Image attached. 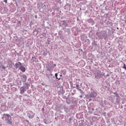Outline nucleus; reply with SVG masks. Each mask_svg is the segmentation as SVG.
I'll list each match as a JSON object with an SVG mask.
<instances>
[{"label":"nucleus","instance_id":"57","mask_svg":"<svg viewBox=\"0 0 126 126\" xmlns=\"http://www.w3.org/2000/svg\"><path fill=\"white\" fill-rule=\"evenodd\" d=\"M77 20H79V19L78 18H77Z\"/></svg>","mask_w":126,"mask_h":126},{"label":"nucleus","instance_id":"27","mask_svg":"<svg viewBox=\"0 0 126 126\" xmlns=\"http://www.w3.org/2000/svg\"><path fill=\"white\" fill-rule=\"evenodd\" d=\"M56 66H57V64H56L51 65L50 68H51V69H53L55 68V67H56Z\"/></svg>","mask_w":126,"mask_h":126},{"label":"nucleus","instance_id":"59","mask_svg":"<svg viewBox=\"0 0 126 126\" xmlns=\"http://www.w3.org/2000/svg\"><path fill=\"white\" fill-rule=\"evenodd\" d=\"M117 30H119V29L118 27H117Z\"/></svg>","mask_w":126,"mask_h":126},{"label":"nucleus","instance_id":"63","mask_svg":"<svg viewBox=\"0 0 126 126\" xmlns=\"http://www.w3.org/2000/svg\"><path fill=\"white\" fill-rule=\"evenodd\" d=\"M2 125H0V126H2Z\"/></svg>","mask_w":126,"mask_h":126},{"label":"nucleus","instance_id":"50","mask_svg":"<svg viewBox=\"0 0 126 126\" xmlns=\"http://www.w3.org/2000/svg\"><path fill=\"white\" fill-rule=\"evenodd\" d=\"M34 17H35V18H38V16H37V15H35L34 16Z\"/></svg>","mask_w":126,"mask_h":126},{"label":"nucleus","instance_id":"15","mask_svg":"<svg viewBox=\"0 0 126 126\" xmlns=\"http://www.w3.org/2000/svg\"><path fill=\"white\" fill-rule=\"evenodd\" d=\"M65 33H67V35L69 36L70 34H71V32H70V29L69 28H66L64 30Z\"/></svg>","mask_w":126,"mask_h":126},{"label":"nucleus","instance_id":"52","mask_svg":"<svg viewBox=\"0 0 126 126\" xmlns=\"http://www.w3.org/2000/svg\"><path fill=\"white\" fill-rule=\"evenodd\" d=\"M44 7H43V5L41 6L40 7V9H41V8H43Z\"/></svg>","mask_w":126,"mask_h":126},{"label":"nucleus","instance_id":"4","mask_svg":"<svg viewBox=\"0 0 126 126\" xmlns=\"http://www.w3.org/2000/svg\"><path fill=\"white\" fill-rule=\"evenodd\" d=\"M27 78H28V77H27V76H26V75L25 74L21 75L20 76L21 81L19 83V85H22V82L23 83L26 82L27 81Z\"/></svg>","mask_w":126,"mask_h":126},{"label":"nucleus","instance_id":"5","mask_svg":"<svg viewBox=\"0 0 126 126\" xmlns=\"http://www.w3.org/2000/svg\"><path fill=\"white\" fill-rule=\"evenodd\" d=\"M27 117H29V119H32L35 116V113L32 112V111H28L26 112Z\"/></svg>","mask_w":126,"mask_h":126},{"label":"nucleus","instance_id":"43","mask_svg":"<svg viewBox=\"0 0 126 126\" xmlns=\"http://www.w3.org/2000/svg\"><path fill=\"white\" fill-rule=\"evenodd\" d=\"M42 36H43L44 37H46V33H43L42 34Z\"/></svg>","mask_w":126,"mask_h":126},{"label":"nucleus","instance_id":"61","mask_svg":"<svg viewBox=\"0 0 126 126\" xmlns=\"http://www.w3.org/2000/svg\"><path fill=\"white\" fill-rule=\"evenodd\" d=\"M33 32H37V31H34Z\"/></svg>","mask_w":126,"mask_h":126},{"label":"nucleus","instance_id":"21","mask_svg":"<svg viewBox=\"0 0 126 126\" xmlns=\"http://www.w3.org/2000/svg\"><path fill=\"white\" fill-rule=\"evenodd\" d=\"M63 109H64V112H65V113H68V112H69L70 110L69 108H67V107L64 106H63Z\"/></svg>","mask_w":126,"mask_h":126},{"label":"nucleus","instance_id":"3","mask_svg":"<svg viewBox=\"0 0 126 126\" xmlns=\"http://www.w3.org/2000/svg\"><path fill=\"white\" fill-rule=\"evenodd\" d=\"M3 120L5 121L6 123L9 124V125H12V122L11 121V116L8 114H4L2 117Z\"/></svg>","mask_w":126,"mask_h":126},{"label":"nucleus","instance_id":"34","mask_svg":"<svg viewBox=\"0 0 126 126\" xmlns=\"http://www.w3.org/2000/svg\"><path fill=\"white\" fill-rule=\"evenodd\" d=\"M66 102L67 103V104H68V105H69V104H70V100L69 99H68V98H66Z\"/></svg>","mask_w":126,"mask_h":126},{"label":"nucleus","instance_id":"2","mask_svg":"<svg viewBox=\"0 0 126 126\" xmlns=\"http://www.w3.org/2000/svg\"><path fill=\"white\" fill-rule=\"evenodd\" d=\"M97 93L91 89L90 94L86 95L87 102H91L93 99H95L97 97Z\"/></svg>","mask_w":126,"mask_h":126},{"label":"nucleus","instance_id":"36","mask_svg":"<svg viewBox=\"0 0 126 126\" xmlns=\"http://www.w3.org/2000/svg\"><path fill=\"white\" fill-rule=\"evenodd\" d=\"M66 6H67L68 8H70V7H71V5L69 3H67L66 4Z\"/></svg>","mask_w":126,"mask_h":126},{"label":"nucleus","instance_id":"35","mask_svg":"<svg viewBox=\"0 0 126 126\" xmlns=\"http://www.w3.org/2000/svg\"><path fill=\"white\" fill-rule=\"evenodd\" d=\"M47 71H49L50 72H52V68L50 66V67H47Z\"/></svg>","mask_w":126,"mask_h":126},{"label":"nucleus","instance_id":"18","mask_svg":"<svg viewBox=\"0 0 126 126\" xmlns=\"http://www.w3.org/2000/svg\"><path fill=\"white\" fill-rule=\"evenodd\" d=\"M88 23H91L92 25H94V23H95V22H94V20H93V19L91 18L88 20Z\"/></svg>","mask_w":126,"mask_h":126},{"label":"nucleus","instance_id":"45","mask_svg":"<svg viewBox=\"0 0 126 126\" xmlns=\"http://www.w3.org/2000/svg\"><path fill=\"white\" fill-rule=\"evenodd\" d=\"M2 68L3 69H5V68H6V67H5V66H2Z\"/></svg>","mask_w":126,"mask_h":126},{"label":"nucleus","instance_id":"56","mask_svg":"<svg viewBox=\"0 0 126 126\" xmlns=\"http://www.w3.org/2000/svg\"><path fill=\"white\" fill-rule=\"evenodd\" d=\"M39 126H43V125L42 124H39Z\"/></svg>","mask_w":126,"mask_h":126},{"label":"nucleus","instance_id":"48","mask_svg":"<svg viewBox=\"0 0 126 126\" xmlns=\"http://www.w3.org/2000/svg\"><path fill=\"white\" fill-rule=\"evenodd\" d=\"M113 94H114L115 95H117L118 94V93L116 92H115V93H113Z\"/></svg>","mask_w":126,"mask_h":126},{"label":"nucleus","instance_id":"22","mask_svg":"<svg viewBox=\"0 0 126 126\" xmlns=\"http://www.w3.org/2000/svg\"><path fill=\"white\" fill-rule=\"evenodd\" d=\"M106 25L109 27H111L113 25V23L112 22L107 21L106 22Z\"/></svg>","mask_w":126,"mask_h":126},{"label":"nucleus","instance_id":"60","mask_svg":"<svg viewBox=\"0 0 126 126\" xmlns=\"http://www.w3.org/2000/svg\"><path fill=\"white\" fill-rule=\"evenodd\" d=\"M73 86H76L75 84L73 85Z\"/></svg>","mask_w":126,"mask_h":126},{"label":"nucleus","instance_id":"31","mask_svg":"<svg viewBox=\"0 0 126 126\" xmlns=\"http://www.w3.org/2000/svg\"><path fill=\"white\" fill-rule=\"evenodd\" d=\"M120 101H121L120 97H117L116 98V102L118 104H120Z\"/></svg>","mask_w":126,"mask_h":126},{"label":"nucleus","instance_id":"58","mask_svg":"<svg viewBox=\"0 0 126 126\" xmlns=\"http://www.w3.org/2000/svg\"><path fill=\"white\" fill-rule=\"evenodd\" d=\"M76 102H77L76 100H75L74 103H76Z\"/></svg>","mask_w":126,"mask_h":126},{"label":"nucleus","instance_id":"8","mask_svg":"<svg viewBox=\"0 0 126 126\" xmlns=\"http://www.w3.org/2000/svg\"><path fill=\"white\" fill-rule=\"evenodd\" d=\"M23 87L27 90V89H29V87H30V84L24 82L23 83Z\"/></svg>","mask_w":126,"mask_h":126},{"label":"nucleus","instance_id":"13","mask_svg":"<svg viewBox=\"0 0 126 126\" xmlns=\"http://www.w3.org/2000/svg\"><path fill=\"white\" fill-rule=\"evenodd\" d=\"M48 78L49 79V81L51 82V83H56V77H55V76H53L50 79V77H49Z\"/></svg>","mask_w":126,"mask_h":126},{"label":"nucleus","instance_id":"6","mask_svg":"<svg viewBox=\"0 0 126 126\" xmlns=\"http://www.w3.org/2000/svg\"><path fill=\"white\" fill-rule=\"evenodd\" d=\"M61 27H71V26H69L68 24H67V22L65 20L62 21L61 24L60 25Z\"/></svg>","mask_w":126,"mask_h":126},{"label":"nucleus","instance_id":"17","mask_svg":"<svg viewBox=\"0 0 126 126\" xmlns=\"http://www.w3.org/2000/svg\"><path fill=\"white\" fill-rule=\"evenodd\" d=\"M101 77H102V74L100 73H97L95 76V78L96 79H99V78H101Z\"/></svg>","mask_w":126,"mask_h":126},{"label":"nucleus","instance_id":"25","mask_svg":"<svg viewBox=\"0 0 126 126\" xmlns=\"http://www.w3.org/2000/svg\"><path fill=\"white\" fill-rule=\"evenodd\" d=\"M73 88H76V89H77L79 91V90H81V89H80V87H79V85H77L76 86H74Z\"/></svg>","mask_w":126,"mask_h":126},{"label":"nucleus","instance_id":"47","mask_svg":"<svg viewBox=\"0 0 126 126\" xmlns=\"http://www.w3.org/2000/svg\"><path fill=\"white\" fill-rule=\"evenodd\" d=\"M4 2L5 3H7V0H4Z\"/></svg>","mask_w":126,"mask_h":126},{"label":"nucleus","instance_id":"51","mask_svg":"<svg viewBox=\"0 0 126 126\" xmlns=\"http://www.w3.org/2000/svg\"><path fill=\"white\" fill-rule=\"evenodd\" d=\"M41 85H42L43 86H44L45 85V84L44 83H41Z\"/></svg>","mask_w":126,"mask_h":126},{"label":"nucleus","instance_id":"55","mask_svg":"<svg viewBox=\"0 0 126 126\" xmlns=\"http://www.w3.org/2000/svg\"><path fill=\"white\" fill-rule=\"evenodd\" d=\"M60 77H63V75L60 74Z\"/></svg>","mask_w":126,"mask_h":126},{"label":"nucleus","instance_id":"14","mask_svg":"<svg viewBox=\"0 0 126 126\" xmlns=\"http://www.w3.org/2000/svg\"><path fill=\"white\" fill-rule=\"evenodd\" d=\"M7 64L10 68H11V67L13 66V63H12V61H11V60H9L7 62Z\"/></svg>","mask_w":126,"mask_h":126},{"label":"nucleus","instance_id":"39","mask_svg":"<svg viewBox=\"0 0 126 126\" xmlns=\"http://www.w3.org/2000/svg\"><path fill=\"white\" fill-rule=\"evenodd\" d=\"M43 123H44L45 125H48V121L46 120V119H43Z\"/></svg>","mask_w":126,"mask_h":126},{"label":"nucleus","instance_id":"16","mask_svg":"<svg viewBox=\"0 0 126 126\" xmlns=\"http://www.w3.org/2000/svg\"><path fill=\"white\" fill-rule=\"evenodd\" d=\"M64 90H63V89H61L60 91H58V94L59 95H63L65 93Z\"/></svg>","mask_w":126,"mask_h":126},{"label":"nucleus","instance_id":"42","mask_svg":"<svg viewBox=\"0 0 126 126\" xmlns=\"http://www.w3.org/2000/svg\"><path fill=\"white\" fill-rule=\"evenodd\" d=\"M115 96H116V98L120 97V95H119V94H115Z\"/></svg>","mask_w":126,"mask_h":126},{"label":"nucleus","instance_id":"12","mask_svg":"<svg viewBox=\"0 0 126 126\" xmlns=\"http://www.w3.org/2000/svg\"><path fill=\"white\" fill-rule=\"evenodd\" d=\"M108 102L106 100L102 101L100 102V104L101 106H102V107H105L106 105H108Z\"/></svg>","mask_w":126,"mask_h":126},{"label":"nucleus","instance_id":"44","mask_svg":"<svg viewBox=\"0 0 126 126\" xmlns=\"http://www.w3.org/2000/svg\"><path fill=\"white\" fill-rule=\"evenodd\" d=\"M83 96H84V94H81L79 96V97H80V98H82V97H83Z\"/></svg>","mask_w":126,"mask_h":126},{"label":"nucleus","instance_id":"1","mask_svg":"<svg viewBox=\"0 0 126 126\" xmlns=\"http://www.w3.org/2000/svg\"><path fill=\"white\" fill-rule=\"evenodd\" d=\"M112 32L110 30H108V34H107V31H101L100 32H96V35L99 39L101 40H105V41H107L108 40V38H109V35H111L110 33Z\"/></svg>","mask_w":126,"mask_h":126},{"label":"nucleus","instance_id":"24","mask_svg":"<svg viewBox=\"0 0 126 126\" xmlns=\"http://www.w3.org/2000/svg\"><path fill=\"white\" fill-rule=\"evenodd\" d=\"M84 122V120H81L79 121V126H82V125H83Z\"/></svg>","mask_w":126,"mask_h":126},{"label":"nucleus","instance_id":"7","mask_svg":"<svg viewBox=\"0 0 126 126\" xmlns=\"http://www.w3.org/2000/svg\"><path fill=\"white\" fill-rule=\"evenodd\" d=\"M22 66V63L18 62H17L15 64V67L16 68V69H19V68H20V67Z\"/></svg>","mask_w":126,"mask_h":126},{"label":"nucleus","instance_id":"32","mask_svg":"<svg viewBox=\"0 0 126 126\" xmlns=\"http://www.w3.org/2000/svg\"><path fill=\"white\" fill-rule=\"evenodd\" d=\"M72 121V117H70L68 119V122L69 123H71Z\"/></svg>","mask_w":126,"mask_h":126},{"label":"nucleus","instance_id":"23","mask_svg":"<svg viewBox=\"0 0 126 126\" xmlns=\"http://www.w3.org/2000/svg\"><path fill=\"white\" fill-rule=\"evenodd\" d=\"M58 75H59V74H58V73H55V76L56 79H58V80H61V79H63V78H61V77L58 78Z\"/></svg>","mask_w":126,"mask_h":126},{"label":"nucleus","instance_id":"33","mask_svg":"<svg viewBox=\"0 0 126 126\" xmlns=\"http://www.w3.org/2000/svg\"><path fill=\"white\" fill-rule=\"evenodd\" d=\"M69 84L71 86V87H72V88H73V87H74V86H73L74 84H73V83L71 81H70L69 82Z\"/></svg>","mask_w":126,"mask_h":126},{"label":"nucleus","instance_id":"38","mask_svg":"<svg viewBox=\"0 0 126 126\" xmlns=\"http://www.w3.org/2000/svg\"><path fill=\"white\" fill-rule=\"evenodd\" d=\"M79 91H80L81 95H84L85 93L83 92V91H82V90H79Z\"/></svg>","mask_w":126,"mask_h":126},{"label":"nucleus","instance_id":"28","mask_svg":"<svg viewBox=\"0 0 126 126\" xmlns=\"http://www.w3.org/2000/svg\"><path fill=\"white\" fill-rule=\"evenodd\" d=\"M49 52L47 50H45L44 52H43V56H47Z\"/></svg>","mask_w":126,"mask_h":126},{"label":"nucleus","instance_id":"20","mask_svg":"<svg viewBox=\"0 0 126 126\" xmlns=\"http://www.w3.org/2000/svg\"><path fill=\"white\" fill-rule=\"evenodd\" d=\"M31 62H32V63H36V62H38V59L33 56L32 58Z\"/></svg>","mask_w":126,"mask_h":126},{"label":"nucleus","instance_id":"26","mask_svg":"<svg viewBox=\"0 0 126 126\" xmlns=\"http://www.w3.org/2000/svg\"><path fill=\"white\" fill-rule=\"evenodd\" d=\"M93 46H94V47H96V46H97V42H96V41H95V40H94L93 41V42L92 43Z\"/></svg>","mask_w":126,"mask_h":126},{"label":"nucleus","instance_id":"62","mask_svg":"<svg viewBox=\"0 0 126 126\" xmlns=\"http://www.w3.org/2000/svg\"><path fill=\"white\" fill-rule=\"evenodd\" d=\"M107 76H109V74H107Z\"/></svg>","mask_w":126,"mask_h":126},{"label":"nucleus","instance_id":"64","mask_svg":"<svg viewBox=\"0 0 126 126\" xmlns=\"http://www.w3.org/2000/svg\"><path fill=\"white\" fill-rule=\"evenodd\" d=\"M37 119H39V117H37Z\"/></svg>","mask_w":126,"mask_h":126},{"label":"nucleus","instance_id":"29","mask_svg":"<svg viewBox=\"0 0 126 126\" xmlns=\"http://www.w3.org/2000/svg\"><path fill=\"white\" fill-rule=\"evenodd\" d=\"M25 122L26 123V124H27L28 126H31V123H30V122H29V121L26 120Z\"/></svg>","mask_w":126,"mask_h":126},{"label":"nucleus","instance_id":"9","mask_svg":"<svg viewBox=\"0 0 126 126\" xmlns=\"http://www.w3.org/2000/svg\"><path fill=\"white\" fill-rule=\"evenodd\" d=\"M26 90H27L26 88H25L23 86L21 87V88H20V94H24V93H25V91H26Z\"/></svg>","mask_w":126,"mask_h":126},{"label":"nucleus","instance_id":"10","mask_svg":"<svg viewBox=\"0 0 126 126\" xmlns=\"http://www.w3.org/2000/svg\"><path fill=\"white\" fill-rule=\"evenodd\" d=\"M83 44L86 46H88L90 44V40L89 39L83 40Z\"/></svg>","mask_w":126,"mask_h":126},{"label":"nucleus","instance_id":"53","mask_svg":"<svg viewBox=\"0 0 126 126\" xmlns=\"http://www.w3.org/2000/svg\"><path fill=\"white\" fill-rule=\"evenodd\" d=\"M75 85L76 86L77 85H79L78 84V83H76L75 84Z\"/></svg>","mask_w":126,"mask_h":126},{"label":"nucleus","instance_id":"30","mask_svg":"<svg viewBox=\"0 0 126 126\" xmlns=\"http://www.w3.org/2000/svg\"><path fill=\"white\" fill-rule=\"evenodd\" d=\"M111 123L114 125H116V121H115V118H111Z\"/></svg>","mask_w":126,"mask_h":126},{"label":"nucleus","instance_id":"49","mask_svg":"<svg viewBox=\"0 0 126 126\" xmlns=\"http://www.w3.org/2000/svg\"><path fill=\"white\" fill-rule=\"evenodd\" d=\"M56 1H57V2H60L61 1V0H55Z\"/></svg>","mask_w":126,"mask_h":126},{"label":"nucleus","instance_id":"11","mask_svg":"<svg viewBox=\"0 0 126 126\" xmlns=\"http://www.w3.org/2000/svg\"><path fill=\"white\" fill-rule=\"evenodd\" d=\"M101 114V111H100V109L96 108L95 109V111L94 112V115L95 116H99Z\"/></svg>","mask_w":126,"mask_h":126},{"label":"nucleus","instance_id":"37","mask_svg":"<svg viewBox=\"0 0 126 126\" xmlns=\"http://www.w3.org/2000/svg\"><path fill=\"white\" fill-rule=\"evenodd\" d=\"M17 25L19 27L21 26V22L18 21L17 23Z\"/></svg>","mask_w":126,"mask_h":126},{"label":"nucleus","instance_id":"46","mask_svg":"<svg viewBox=\"0 0 126 126\" xmlns=\"http://www.w3.org/2000/svg\"><path fill=\"white\" fill-rule=\"evenodd\" d=\"M49 75H50V76H53V74L52 73V72H51L50 73Z\"/></svg>","mask_w":126,"mask_h":126},{"label":"nucleus","instance_id":"41","mask_svg":"<svg viewBox=\"0 0 126 126\" xmlns=\"http://www.w3.org/2000/svg\"><path fill=\"white\" fill-rule=\"evenodd\" d=\"M106 114H107V113H106V112L103 113L102 115H103V117H106Z\"/></svg>","mask_w":126,"mask_h":126},{"label":"nucleus","instance_id":"54","mask_svg":"<svg viewBox=\"0 0 126 126\" xmlns=\"http://www.w3.org/2000/svg\"><path fill=\"white\" fill-rule=\"evenodd\" d=\"M10 116V117H12V116H13V114L11 113Z\"/></svg>","mask_w":126,"mask_h":126},{"label":"nucleus","instance_id":"19","mask_svg":"<svg viewBox=\"0 0 126 126\" xmlns=\"http://www.w3.org/2000/svg\"><path fill=\"white\" fill-rule=\"evenodd\" d=\"M19 69L20 70H21V71H22V72H25V71L26 70V69L25 68V67L22 65L21 66Z\"/></svg>","mask_w":126,"mask_h":126},{"label":"nucleus","instance_id":"40","mask_svg":"<svg viewBox=\"0 0 126 126\" xmlns=\"http://www.w3.org/2000/svg\"><path fill=\"white\" fill-rule=\"evenodd\" d=\"M123 68L126 70V64L125 63H124Z\"/></svg>","mask_w":126,"mask_h":126}]
</instances>
